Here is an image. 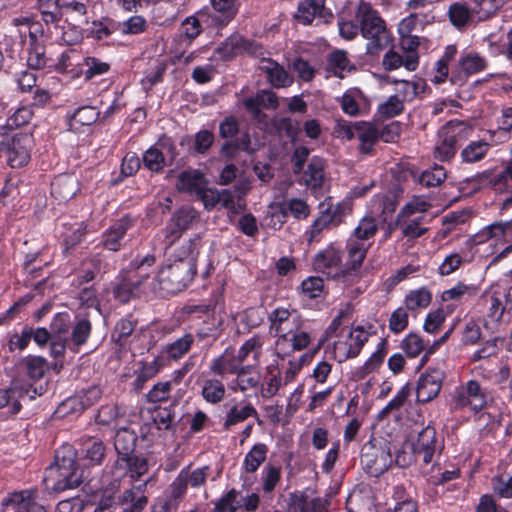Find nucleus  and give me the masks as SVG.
Listing matches in <instances>:
<instances>
[{
  "mask_svg": "<svg viewBox=\"0 0 512 512\" xmlns=\"http://www.w3.org/2000/svg\"><path fill=\"white\" fill-rule=\"evenodd\" d=\"M154 255H146L140 261H133L134 271L130 272L127 278H124L115 288L114 296L122 303L128 302L137 295L140 285L149 277L147 268L155 263Z\"/></svg>",
  "mask_w": 512,
  "mask_h": 512,
  "instance_id": "423d86ee",
  "label": "nucleus"
},
{
  "mask_svg": "<svg viewBox=\"0 0 512 512\" xmlns=\"http://www.w3.org/2000/svg\"><path fill=\"white\" fill-rule=\"evenodd\" d=\"M431 300L432 294L428 289L422 287L412 290L405 297V308L411 311L424 309L429 306Z\"/></svg>",
  "mask_w": 512,
  "mask_h": 512,
  "instance_id": "ea45409f",
  "label": "nucleus"
},
{
  "mask_svg": "<svg viewBox=\"0 0 512 512\" xmlns=\"http://www.w3.org/2000/svg\"><path fill=\"white\" fill-rule=\"evenodd\" d=\"M390 82L395 85L394 95L403 103L411 102L424 91L425 87V83L421 79L415 81L392 79Z\"/></svg>",
  "mask_w": 512,
  "mask_h": 512,
  "instance_id": "7c9ffc66",
  "label": "nucleus"
},
{
  "mask_svg": "<svg viewBox=\"0 0 512 512\" xmlns=\"http://www.w3.org/2000/svg\"><path fill=\"white\" fill-rule=\"evenodd\" d=\"M300 183L305 184L308 188H320L324 182V161L319 157H313L306 169L301 171Z\"/></svg>",
  "mask_w": 512,
  "mask_h": 512,
  "instance_id": "c756f323",
  "label": "nucleus"
},
{
  "mask_svg": "<svg viewBox=\"0 0 512 512\" xmlns=\"http://www.w3.org/2000/svg\"><path fill=\"white\" fill-rule=\"evenodd\" d=\"M377 230L376 219L373 217H364L354 229V233L351 237L366 242L376 234Z\"/></svg>",
  "mask_w": 512,
  "mask_h": 512,
  "instance_id": "864d4df0",
  "label": "nucleus"
},
{
  "mask_svg": "<svg viewBox=\"0 0 512 512\" xmlns=\"http://www.w3.org/2000/svg\"><path fill=\"white\" fill-rule=\"evenodd\" d=\"M368 340V334L360 327L350 330L333 345V356L336 361L342 363L349 358L356 357Z\"/></svg>",
  "mask_w": 512,
  "mask_h": 512,
  "instance_id": "9d476101",
  "label": "nucleus"
},
{
  "mask_svg": "<svg viewBox=\"0 0 512 512\" xmlns=\"http://www.w3.org/2000/svg\"><path fill=\"white\" fill-rule=\"evenodd\" d=\"M105 456V447L101 441L90 440L86 444L85 458L91 462V464L99 465L103 461Z\"/></svg>",
  "mask_w": 512,
  "mask_h": 512,
  "instance_id": "69168bd1",
  "label": "nucleus"
},
{
  "mask_svg": "<svg viewBox=\"0 0 512 512\" xmlns=\"http://www.w3.org/2000/svg\"><path fill=\"white\" fill-rule=\"evenodd\" d=\"M413 455L421 457L425 464L431 463L436 453L440 454L443 445L437 439L436 431L433 427L427 426L418 434L417 440L412 445Z\"/></svg>",
  "mask_w": 512,
  "mask_h": 512,
  "instance_id": "4468645a",
  "label": "nucleus"
},
{
  "mask_svg": "<svg viewBox=\"0 0 512 512\" xmlns=\"http://www.w3.org/2000/svg\"><path fill=\"white\" fill-rule=\"evenodd\" d=\"M393 463L390 448L366 443L362 448L361 464L365 471L374 477L383 474Z\"/></svg>",
  "mask_w": 512,
  "mask_h": 512,
  "instance_id": "6e6552de",
  "label": "nucleus"
},
{
  "mask_svg": "<svg viewBox=\"0 0 512 512\" xmlns=\"http://www.w3.org/2000/svg\"><path fill=\"white\" fill-rule=\"evenodd\" d=\"M166 70V64L160 60H154L146 71L145 77L142 79V84L145 89H150L153 85L162 80L163 74Z\"/></svg>",
  "mask_w": 512,
  "mask_h": 512,
  "instance_id": "4d7b16f0",
  "label": "nucleus"
},
{
  "mask_svg": "<svg viewBox=\"0 0 512 512\" xmlns=\"http://www.w3.org/2000/svg\"><path fill=\"white\" fill-rule=\"evenodd\" d=\"M200 216L191 206H182L171 215L165 228L163 229L166 248L171 247L182 234L198 223Z\"/></svg>",
  "mask_w": 512,
  "mask_h": 512,
  "instance_id": "0eeeda50",
  "label": "nucleus"
},
{
  "mask_svg": "<svg viewBox=\"0 0 512 512\" xmlns=\"http://www.w3.org/2000/svg\"><path fill=\"white\" fill-rule=\"evenodd\" d=\"M301 289L308 298H318L324 292V281L320 277L310 276L302 282Z\"/></svg>",
  "mask_w": 512,
  "mask_h": 512,
  "instance_id": "bf43d9fd",
  "label": "nucleus"
},
{
  "mask_svg": "<svg viewBox=\"0 0 512 512\" xmlns=\"http://www.w3.org/2000/svg\"><path fill=\"white\" fill-rule=\"evenodd\" d=\"M78 182L73 176L61 175L51 183V193L60 200L71 199L78 191Z\"/></svg>",
  "mask_w": 512,
  "mask_h": 512,
  "instance_id": "473e14b6",
  "label": "nucleus"
},
{
  "mask_svg": "<svg viewBox=\"0 0 512 512\" xmlns=\"http://www.w3.org/2000/svg\"><path fill=\"white\" fill-rule=\"evenodd\" d=\"M330 502L322 497L310 498L304 494H292L288 512H328Z\"/></svg>",
  "mask_w": 512,
  "mask_h": 512,
  "instance_id": "b1692460",
  "label": "nucleus"
},
{
  "mask_svg": "<svg viewBox=\"0 0 512 512\" xmlns=\"http://www.w3.org/2000/svg\"><path fill=\"white\" fill-rule=\"evenodd\" d=\"M408 326V313L405 307L397 308L390 316L389 329L395 334L405 330Z\"/></svg>",
  "mask_w": 512,
  "mask_h": 512,
  "instance_id": "338daca9",
  "label": "nucleus"
},
{
  "mask_svg": "<svg viewBox=\"0 0 512 512\" xmlns=\"http://www.w3.org/2000/svg\"><path fill=\"white\" fill-rule=\"evenodd\" d=\"M286 217V210L281 205L271 204L268 207L265 220L269 227L279 229L285 223Z\"/></svg>",
  "mask_w": 512,
  "mask_h": 512,
  "instance_id": "e2e57ef3",
  "label": "nucleus"
},
{
  "mask_svg": "<svg viewBox=\"0 0 512 512\" xmlns=\"http://www.w3.org/2000/svg\"><path fill=\"white\" fill-rule=\"evenodd\" d=\"M478 289L475 285H468L462 282L457 283L452 288L445 290L442 294L444 301L464 300L476 296Z\"/></svg>",
  "mask_w": 512,
  "mask_h": 512,
  "instance_id": "a18cd8bd",
  "label": "nucleus"
},
{
  "mask_svg": "<svg viewBox=\"0 0 512 512\" xmlns=\"http://www.w3.org/2000/svg\"><path fill=\"white\" fill-rule=\"evenodd\" d=\"M395 224L401 230L402 236L408 240L419 238L428 231L424 214L398 213Z\"/></svg>",
  "mask_w": 512,
  "mask_h": 512,
  "instance_id": "412c9836",
  "label": "nucleus"
},
{
  "mask_svg": "<svg viewBox=\"0 0 512 512\" xmlns=\"http://www.w3.org/2000/svg\"><path fill=\"white\" fill-rule=\"evenodd\" d=\"M91 333V323L87 319H79L72 328L70 342L73 348L86 343Z\"/></svg>",
  "mask_w": 512,
  "mask_h": 512,
  "instance_id": "8fccbe9b",
  "label": "nucleus"
},
{
  "mask_svg": "<svg viewBox=\"0 0 512 512\" xmlns=\"http://www.w3.org/2000/svg\"><path fill=\"white\" fill-rule=\"evenodd\" d=\"M216 12L222 14L220 23L227 24L236 15L235 0H211Z\"/></svg>",
  "mask_w": 512,
  "mask_h": 512,
  "instance_id": "0e129e2a",
  "label": "nucleus"
},
{
  "mask_svg": "<svg viewBox=\"0 0 512 512\" xmlns=\"http://www.w3.org/2000/svg\"><path fill=\"white\" fill-rule=\"evenodd\" d=\"M459 67L465 76L483 71L486 68V60L477 53L469 52L461 56Z\"/></svg>",
  "mask_w": 512,
  "mask_h": 512,
  "instance_id": "a19ab883",
  "label": "nucleus"
},
{
  "mask_svg": "<svg viewBox=\"0 0 512 512\" xmlns=\"http://www.w3.org/2000/svg\"><path fill=\"white\" fill-rule=\"evenodd\" d=\"M226 40L227 45L230 46L231 50H234L236 54H240L243 52L254 54L256 52V45L239 34H233Z\"/></svg>",
  "mask_w": 512,
  "mask_h": 512,
  "instance_id": "774afa93",
  "label": "nucleus"
},
{
  "mask_svg": "<svg viewBox=\"0 0 512 512\" xmlns=\"http://www.w3.org/2000/svg\"><path fill=\"white\" fill-rule=\"evenodd\" d=\"M242 366L236 358V351L227 348L211 361L209 369L214 375L224 377L226 374H236Z\"/></svg>",
  "mask_w": 512,
  "mask_h": 512,
  "instance_id": "cd10ccee",
  "label": "nucleus"
},
{
  "mask_svg": "<svg viewBox=\"0 0 512 512\" xmlns=\"http://www.w3.org/2000/svg\"><path fill=\"white\" fill-rule=\"evenodd\" d=\"M200 247L199 236L189 239L180 246L173 262L159 270L157 281L163 293L176 294L192 282L197 271Z\"/></svg>",
  "mask_w": 512,
  "mask_h": 512,
  "instance_id": "f257e3e1",
  "label": "nucleus"
},
{
  "mask_svg": "<svg viewBox=\"0 0 512 512\" xmlns=\"http://www.w3.org/2000/svg\"><path fill=\"white\" fill-rule=\"evenodd\" d=\"M286 344L291 342L292 351H300L305 349L311 342V335L303 328V321L291 328V334L288 336Z\"/></svg>",
  "mask_w": 512,
  "mask_h": 512,
  "instance_id": "49530a36",
  "label": "nucleus"
},
{
  "mask_svg": "<svg viewBox=\"0 0 512 512\" xmlns=\"http://www.w3.org/2000/svg\"><path fill=\"white\" fill-rule=\"evenodd\" d=\"M148 469L147 459L133 453L117 457L113 465V475L116 477L128 476L132 480H139L148 472Z\"/></svg>",
  "mask_w": 512,
  "mask_h": 512,
  "instance_id": "2eb2a0df",
  "label": "nucleus"
},
{
  "mask_svg": "<svg viewBox=\"0 0 512 512\" xmlns=\"http://www.w3.org/2000/svg\"><path fill=\"white\" fill-rule=\"evenodd\" d=\"M206 185H208V181L199 170H186L177 176V190L195 195L196 197Z\"/></svg>",
  "mask_w": 512,
  "mask_h": 512,
  "instance_id": "bb28decb",
  "label": "nucleus"
},
{
  "mask_svg": "<svg viewBox=\"0 0 512 512\" xmlns=\"http://www.w3.org/2000/svg\"><path fill=\"white\" fill-rule=\"evenodd\" d=\"M62 18L65 17V21H77L84 19L87 8L83 2L77 0H62Z\"/></svg>",
  "mask_w": 512,
  "mask_h": 512,
  "instance_id": "de8ad7c7",
  "label": "nucleus"
},
{
  "mask_svg": "<svg viewBox=\"0 0 512 512\" xmlns=\"http://www.w3.org/2000/svg\"><path fill=\"white\" fill-rule=\"evenodd\" d=\"M447 177L446 171L442 166L434 165L419 176V182L425 187L439 186Z\"/></svg>",
  "mask_w": 512,
  "mask_h": 512,
  "instance_id": "603ef678",
  "label": "nucleus"
},
{
  "mask_svg": "<svg viewBox=\"0 0 512 512\" xmlns=\"http://www.w3.org/2000/svg\"><path fill=\"white\" fill-rule=\"evenodd\" d=\"M136 442L137 436L133 431L127 428L119 429L114 438V447L118 456L135 453Z\"/></svg>",
  "mask_w": 512,
  "mask_h": 512,
  "instance_id": "f704fd0d",
  "label": "nucleus"
},
{
  "mask_svg": "<svg viewBox=\"0 0 512 512\" xmlns=\"http://www.w3.org/2000/svg\"><path fill=\"white\" fill-rule=\"evenodd\" d=\"M362 99V94L359 90H349L340 99L341 108L344 113L350 116H357L360 114L359 101Z\"/></svg>",
  "mask_w": 512,
  "mask_h": 512,
  "instance_id": "3c124183",
  "label": "nucleus"
},
{
  "mask_svg": "<svg viewBox=\"0 0 512 512\" xmlns=\"http://www.w3.org/2000/svg\"><path fill=\"white\" fill-rule=\"evenodd\" d=\"M101 397V390L97 386H91L79 392L78 395L66 399L57 409V413L65 415L70 412H78L96 403Z\"/></svg>",
  "mask_w": 512,
  "mask_h": 512,
  "instance_id": "6ab92c4d",
  "label": "nucleus"
},
{
  "mask_svg": "<svg viewBox=\"0 0 512 512\" xmlns=\"http://www.w3.org/2000/svg\"><path fill=\"white\" fill-rule=\"evenodd\" d=\"M223 407L225 415L223 417L222 427L225 431L244 422L249 417L258 415L257 410L250 403L231 400L226 402Z\"/></svg>",
  "mask_w": 512,
  "mask_h": 512,
  "instance_id": "a211bd4d",
  "label": "nucleus"
},
{
  "mask_svg": "<svg viewBox=\"0 0 512 512\" xmlns=\"http://www.w3.org/2000/svg\"><path fill=\"white\" fill-rule=\"evenodd\" d=\"M281 206L286 210V214L290 212L297 219H305L310 213L306 201L299 198L288 199Z\"/></svg>",
  "mask_w": 512,
  "mask_h": 512,
  "instance_id": "052dcab7",
  "label": "nucleus"
},
{
  "mask_svg": "<svg viewBox=\"0 0 512 512\" xmlns=\"http://www.w3.org/2000/svg\"><path fill=\"white\" fill-rule=\"evenodd\" d=\"M268 376L265 378V383L261 387V396L264 399H270L277 394L279 389L284 384L281 378L279 369L274 365L267 367Z\"/></svg>",
  "mask_w": 512,
  "mask_h": 512,
  "instance_id": "4c0bfd02",
  "label": "nucleus"
},
{
  "mask_svg": "<svg viewBox=\"0 0 512 512\" xmlns=\"http://www.w3.org/2000/svg\"><path fill=\"white\" fill-rule=\"evenodd\" d=\"M268 446L264 443L255 444L245 455L243 469L247 473H254L260 465L266 460Z\"/></svg>",
  "mask_w": 512,
  "mask_h": 512,
  "instance_id": "e433bc0d",
  "label": "nucleus"
},
{
  "mask_svg": "<svg viewBox=\"0 0 512 512\" xmlns=\"http://www.w3.org/2000/svg\"><path fill=\"white\" fill-rule=\"evenodd\" d=\"M37 34L38 30H29L27 64L32 69H43L48 66L50 59L46 56L44 46L39 43Z\"/></svg>",
  "mask_w": 512,
  "mask_h": 512,
  "instance_id": "c85d7f7f",
  "label": "nucleus"
},
{
  "mask_svg": "<svg viewBox=\"0 0 512 512\" xmlns=\"http://www.w3.org/2000/svg\"><path fill=\"white\" fill-rule=\"evenodd\" d=\"M452 397L456 409L469 407L478 411L487 403L485 390L475 380H469L465 385L457 387Z\"/></svg>",
  "mask_w": 512,
  "mask_h": 512,
  "instance_id": "9b49d317",
  "label": "nucleus"
},
{
  "mask_svg": "<svg viewBox=\"0 0 512 512\" xmlns=\"http://www.w3.org/2000/svg\"><path fill=\"white\" fill-rule=\"evenodd\" d=\"M82 482L75 460V453L70 446L56 451L55 463L45 471L44 483L48 490L62 492L78 487Z\"/></svg>",
  "mask_w": 512,
  "mask_h": 512,
  "instance_id": "f03ea898",
  "label": "nucleus"
},
{
  "mask_svg": "<svg viewBox=\"0 0 512 512\" xmlns=\"http://www.w3.org/2000/svg\"><path fill=\"white\" fill-rule=\"evenodd\" d=\"M258 68L265 73L267 81L275 88L288 87L293 83V78L287 71L270 58H262Z\"/></svg>",
  "mask_w": 512,
  "mask_h": 512,
  "instance_id": "5701e85b",
  "label": "nucleus"
},
{
  "mask_svg": "<svg viewBox=\"0 0 512 512\" xmlns=\"http://www.w3.org/2000/svg\"><path fill=\"white\" fill-rule=\"evenodd\" d=\"M370 244L350 237L346 243L347 260L341 274L346 275L357 271L366 258Z\"/></svg>",
  "mask_w": 512,
  "mask_h": 512,
  "instance_id": "4be33fe9",
  "label": "nucleus"
},
{
  "mask_svg": "<svg viewBox=\"0 0 512 512\" xmlns=\"http://www.w3.org/2000/svg\"><path fill=\"white\" fill-rule=\"evenodd\" d=\"M341 262L342 256L340 250L334 246H328L316 254L313 261V266L317 272L326 274L327 276L336 277L339 274H333L332 270L339 268Z\"/></svg>",
  "mask_w": 512,
  "mask_h": 512,
  "instance_id": "393cba45",
  "label": "nucleus"
},
{
  "mask_svg": "<svg viewBox=\"0 0 512 512\" xmlns=\"http://www.w3.org/2000/svg\"><path fill=\"white\" fill-rule=\"evenodd\" d=\"M473 133V127L460 120H451L443 125L437 133V141L434 147V158L439 161L452 159L458 147Z\"/></svg>",
  "mask_w": 512,
  "mask_h": 512,
  "instance_id": "20e7f679",
  "label": "nucleus"
},
{
  "mask_svg": "<svg viewBox=\"0 0 512 512\" xmlns=\"http://www.w3.org/2000/svg\"><path fill=\"white\" fill-rule=\"evenodd\" d=\"M225 392L224 384L218 379H206L202 384L201 394L208 403H220L224 399Z\"/></svg>",
  "mask_w": 512,
  "mask_h": 512,
  "instance_id": "58836bf2",
  "label": "nucleus"
},
{
  "mask_svg": "<svg viewBox=\"0 0 512 512\" xmlns=\"http://www.w3.org/2000/svg\"><path fill=\"white\" fill-rule=\"evenodd\" d=\"M197 198L203 203L206 210H213L218 204L228 210H235V202L232 191L228 189L217 190L216 188L204 186Z\"/></svg>",
  "mask_w": 512,
  "mask_h": 512,
  "instance_id": "aec40b11",
  "label": "nucleus"
},
{
  "mask_svg": "<svg viewBox=\"0 0 512 512\" xmlns=\"http://www.w3.org/2000/svg\"><path fill=\"white\" fill-rule=\"evenodd\" d=\"M356 19L362 37L367 40L366 51L368 54L377 55L389 45L391 35L387 30L385 21L369 3L364 1L359 3Z\"/></svg>",
  "mask_w": 512,
  "mask_h": 512,
  "instance_id": "7ed1b4c3",
  "label": "nucleus"
},
{
  "mask_svg": "<svg viewBox=\"0 0 512 512\" xmlns=\"http://www.w3.org/2000/svg\"><path fill=\"white\" fill-rule=\"evenodd\" d=\"M295 18L304 25L311 24L315 18L327 23L333 18V14L325 7V0H302Z\"/></svg>",
  "mask_w": 512,
  "mask_h": 512,
  "instance_id": "f3484780",
  "label": "nucleus"
},
{
  "mask_svg": "<svg viewBox=\"0 0 512 512\" xmlns=\"http://www.w3.org/2000/svg\"><path fill=\"white\" fill-rule=\"evenodd\" d=\"M31 142L30 135L17 134L12 139L0 143V152L4 153L6 161L12 168H19L26 165L30 159Z\"/></svg>",
  "mask_w": 512,
  "mask_h": 512,
  "instance_id": "f8f14e48",
  "label": "nucleus"
},
{
  "mask_svg": "<svg viewBox=\"0 0 512 512\" xmlns=\"http://www.w3.org/2000/svg\"><path fill=\"white\" fill-rule=\"evenodd\" d=\"M19 366L33 380L41 379L49 370L48 362L41 356H27L20 361Z\"/></svg>",
  "mask_w": 512,
  "mask_h": 512,
  "instance_id": "c9c22d12",
  "label": "nucleus"
},
{
  "mask_svg": "<svg viewBox=\"0 0 512 512\" xmlns=\"http://www.w3.org/2000/svg\"><path fill=\"white\" fill-rule=\"evenodd\" d=\"M180 474L186 480V484L190 485L193 488H197L202 486L208 475H209V467L205 466L202 468H197L193 471H190L188 468L182 469Z\"/></svg>",
  "mask_w": 512,
  "mask_h": 512,
  "instance_id": "13d9d810",
  "label": "nucleus"
},
{
  "mask_svg": "<svg viewBox=\"0 0 512 512\" xmlns=\"http://www.w3.org/2000/svg\"><path fill=\"white\" fill-rule=\"evenodd\" d=\"M489 147L486 141H472L461 151V158L466 163L480 161L487 154Z\"/></svg>",
  "mask_w": 512,
  "mask_h": 512,
  "instance_id": "37998d69",
  "label": "nucleus"
},
{
  "mask_svg": "<svg viewBox=\"0 0 512 512\" xmlns=\"http://www.w3.org/2000/svg\"><path fill=\"white\" fill-rule=\"evenodd\" d=\"M193 342L194 337L191 334H185L174 342L168 344L166 347V353L174 360L180 359L190 350Z\"/></svg>",
  "mask_w": 512,
  "mask_h": 512,
  "instance_id": "09e8293b",
  "label": "nucleus"
},
{
  "mask_svg": "<svg viewBox=\"0 0 512 512\" xmlns=\"http://www.w3.org/2000/svg\"><path fill=\"white\" fill-rule=\"evenodd\" d=\"M252 370L253 366L251 365L242 366L235 374L236 378L232 380L230 388L234 391L240 390L241 392L256 388L260 378L256 373H253Z\"/></svg>",
  "mask_w": 512,
  "mask_h": 512,
  "instance_id": "72a5a7b5",
  "label": "nucleus"
},
{
  "mask_svg": "<svg viewBox=\"0 0 512 512\" xmlns=\"http://www.w3.org/2000/svg\"><path fill=\"white\" fill-rule=\"evenodd\" d=\"M62 0H38L37 9L46 25L59 27L62 20Z\"/></svg>",
  "mask_w": 512,
  "mask_h": 512,
  "instance_id": "2f4dec72",
  "label": "nucleus"
},
{
  "mask_svg": "<svg viewBox=\"0 0 512 512\" xmlns=\"http://www.w3.org/2000/svg\"><path fill=\"white\" fill-rule=\"evenodd\" d=\"M25 392L16 386L7 389H0V409L11 404L10 412L16 414L21 409L20 399L24 397Z\"/></svg>",
  "mask_w": 512,
  "mask_h": 512,
  "instance_id": "79ce46f5",
  "label": "nucleus"
},
{
  "mask_svg": "<svg viewBox=\"0 0 512 512\" xmlns=\"http://www.w3.org/2000/svg\"><path fill=\"white\" fill-rule=\"evenodd\" d=\"M444 372L440 369H429L422 374L417 382V401L427 403L438 396L444 380Z\"/></svg>",
  "mask_w": 512,
  "mask_h": 512,
  "instance_id": "dca6fc26",
  "label": "nucleus"
},
{
  "mask_svg": "<svg viewBox=\"0 0 512 512\" xmlns=\"http://www.w3.org/2000/svg\"><path fill=\"white\" fill-rule=\"evenodd\" d=\"M384 351L377 350L374 352L371 357L360 367L356 368L352 372V379L355 381H359L364 379L368 374L375 371L384 360Z\"/></svg>",
  "mask_w": 512,
  "mask_h": 512,
  "instance_id": "c03bdc74",
  "label": "nucleus"
},
{
  "mask_svg": "<svg viewBox=\"0 0 512 512\" xmlns=\"http://www.w3.org/2000/svg\"><path fill=\"white\" fill-rule=\"evenodd\" d=\"M334 135L337 138L359 141L358 149L364 155L374 153V146L379 140V131L369 122H348L345 120L336 121Z\"/></svg>",
  "mask_w": 512,
  "mask_h": 512,
  "instance_id": "39448f33",
  "label": "nucleus"
},
{
  "mask_svg": "<svg viewBox=\"0 0 512 512\" xmlns=\"http://www.w3.org/2000/svg\"><path fill=\"white\" fill-rule=\"evenodd\" d=\"M132 226V219L124 216L116 221L104 234L102 245L109 251H118L121 248V240Z\"/></svg>",
  "mask_w": 512,
  "mask_h": 512,
  "instance_id": "a878e982",
  "label": "nucleus"
},
{
  "mask_svg": "<svg viewBox=\"0 0 512 512\" xmlns=\"http://www.w3.org/2000/svg\"><path fill=\"white\" fill-rule=\"evenodd\" d=\"M404 110V103L394 94L382 103L378 111L382 117L392 118L401 114Z\"/></svg>",
  "mask_w": 512,
  "mask_h": 512,
  "instance_id": "680f3d73",
  "label": "nucleus"
},
{
  "mask_svg": "<svg viewBox=\"0 0 512 512\" xmlns=\"http://www.w3.org/2000/svg\"><path fill=\"white\" fill-rule=\"evenodd\" d=\"M481 237H485L486 239L512 237V220L508 222H495L487 226L482 231Z\"/></svg>",
  "mask_w": 512,
  "mask_h": 512,
  "instance_id": "6e6d98bb",
  "label": "nucleus"
},
{
  "mask_svg": "<svg viewBox=\"0 0 512 512\" xmlns=\"http://www.w3.org/2000/svg\"><path fill=\"white\" fill-rule=\"evenodd\" d=\"M401 348L410 358L419 356L425 349L424 340L415 333H409L402 341Z\"/></svg>",
  "mask_w": 512,
  "mask_h": 512,
  "instance_id": "5fc2aeb1",
  "label": "nucleus"
},
{
  "mask_svg": "<svg viewBox=\"0 0 512 512\" xmlns=\"http://www.w3.org/2000/svg\"><path fill=\"white\" fill-rule=\"evenodd\" d=\"M176 157V149L170 139H161L143 155L144 166L153 172H159Z\"/></svg>",
  "mask_w": 512,
  "mask_h": 512,
  "instance_id": "ddd939ff",
  "label": "nucleus"
},
{
  "mask_svg": "<svg viewBox=\"0 0 512 512\" xmlns=\"http://www.w3.org/2000/svg\"><path fill=\"white\" fill-rule=\"evenodd\" d=\"M300 320L301 318L296 311L290 312L285 308H277L270 313V329L275 331L278 336L276 341L278 354L287 353L285 346L286 342L289 340L288 336L291 334V328L300 324Z\"/></svg>",
  "mask_w": 512,
  "mask_h": 512,
  "instance_id": "1a4fd4ad",
  "label": "nucleus"
}]
</instances>
